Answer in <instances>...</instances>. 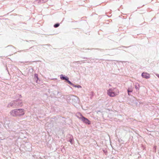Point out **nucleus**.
<instances>
[{"instance_id": "f257e3e1", "label": "nucleus", "mask_w": 159, "mask_h": 159, "mask_svg": "<svg viewBox=\"0 0 159 159\" xmlns=\"http://www.w3.org/2000/svg\"><path fill=\"white\" fill-rule=\"evenodd\" d=\"M10 113L13 117L21 116L25 115V111L22 108L16 109L11 111Z\"/></svg>"}, {"instance_id": "f03ea898", "label": "nucleus", "mask_w": 159, "mask_h": 159, "mask_svg": "<svg viewBox=\"0 0 159 159\" xmlns=\"http://www.w3.org/2000/svg\"><path fill=\"white\" fill-rule=\"evenodd\" d=\"M108 95L111 97H114L119 94V90L115 88L110 89L107 91Z\"/></svg>"}, {"instance_id": "7ed1b4c3", "label": "nucleus", "mask_w": 159, "mask_h": 159, "mask_svg": "<svg viewBox=\"0 0 159 159\" xmlns=\"http://www.w3.org/2000/svg\"><path fill=\"white\" fill-rule=\"evenodd\" d=\"M21 102V100L20 99H16L10 103L9 104V105L11 107L13 106L18 105H20Z\"/></svg>"}, {"instance_id": "20e7f679", "label": "nucleus", "mask_w": 159, "mask_h": 159, "mask_svg": "<svg viewBox=\"0 0 159 159\" xmlns=\"http://www.w3.org/2000/svg\"><path fill=\"white\" fill-rule=\"evenodd\" d=\"M141 76L143 78L147 79H149L150 77V74L145 72H143Z\"/></svg>"}, {"instance_id": "39448f33", "label": "nucleus", "mask_w": 159, "mask_h": 159, "mask_svg": "<svg viewBox=\"0 0 159 159\" xmlns=\"http://www.w3.org/2000/svg\"><path fill=\"white\" fill-rule=\"evenodd\" d=\"M80 119L84 123L89 125L90 124V121L88 119L86 118H85L82 116V117H80Z\"/></svg>"}, {"instance_id": "423d86ee", "label": "nucleus", "mask_w": 159, "mask_h": 159, "mask_svg": "<svg viewBox=\"0 0 159 159\" xmlns=\"http://www.w3.org/2000/svg\"><path fill=\"white\" fill-rule=\"evenodd\" d=\"M60 78L61 79L63 80H68V78L67 77H65L63 76L62 75H61Z\"/></svg>"}, {"instance_id": "0eeeda50", "label": "nucleus", "mask_w": 159, "mask_h": 159, "mask_svg": "<svg viewBox=\"0 0 159 159\" xmlns=\"http://www.w3.org/2000/svg\"><path fill=\"white\" fill-rule=\"evenodd\" d=\"M135 88L136 89H139V85L138 84H136L135 85Z\"/></svg>"}, {"instance_id": "6e6552de", "label": "nucleus", "mask_w": 159, "mask_h": 159, "mask_svg": "<svg viewBox=\"0 0 159 159\" xmlns=\"http://www.w3.org/2000/svg\"><path fill=\"white\" fill-rule=\"evenodd\" d=\"M73 86L74 87H77L78 88H81V86H80V85H78V86H77L76 85H75L74 84H73Z\"/></svg>"}, {"instance_id": "1a4fd4ad", "label": "nucleus", "mask_w": 159, "mask_h": 159, "mask_svg": "<svg viewBox=\"0 0 159 159\" xmlns=\"http://www.w3.org/2000/svg\"><path fill=\"white\" fill-rule=\"evenodd\" d=\"M59 25V24H55V25H54V27H55V28H57L58 27Z\"/></svg>"}, {"instance_id": "9d476101", "label": "nucleus", "mask_w": 159, "mask_h": 159, "mask_svg": "<svg viewBox=\"0 0 159 159\" xmlns=\"http://www.w3.org/2000/svg\"><path fill=\"white\" fill-rule=\"evenodd\" d=\"M129 90H133V87L132 86H131L130 87H128V89Z\"/></svg>"}, {"instance_id": "9b49d317", "label": "nucleus", "mask_w": 159, "mask_h": 159, "mask_svg": "<svg viewBox=\"0 0 159 159\" xmlns=\"http://www.w3.org/2000/svg\"><path fill=\"white\" fill-rule=\"evenodd\" d=\"M127 91H128V95H129L130 94H129V93L130 92H132L133 91V90H127Z\"/></svg>"}, {"instance_id": "f8f14e48", "label": "nucleus", "mask_w": 159, "mask_h": 159, "mask_svg": "<svg viewBox=\"0 0 159 159\" xmlns=\"http://www.w3.org/2000/svg\"><path fill=\"white\" fill-rule=\"evenodd\" d=\"M73 138L70 139V140H69L70 142V143L71 144H73Z\"/></svg>"}, {"instance_id": "ddd939ff", "label": "nucleus", "mask_w": 159, "mask_h": 159, "mask_svg": "<svg viewBox=\"0 0 159 159\" xmlns=\"http://www.w3.org/2000/svg\"><path fill=\"white\" fill-rule=\"evenodd\" d=\"M74 100L76 101L77 102H79V99L78 98H75L74 99Z\"/></svg>"}, {"instance_id": "4468645a", "label": "nucleus", "mask_w": 159, "mask_h": 159, "mask_svg": "<svg viewBox=\"0 0 159 159\" xmlns=\"http://www.w3.org/2000/svg\"><path fill=\"white\" fill-rule=\"evenodd\" d=\"M67 82H68V83L69 84H70L72 85H73V84H72L69 80H67Z\"/></svg>"}, {"instance_id": "2eb2a0df", "label": "nucleus", "mask_w": 159, "mask_h": 159, "mask_svg": "<svg viewBox=\"0 0 159 159\" xmlns=\"http://www.w3.org/2000/svg\"><path fill=\"white\" fill-rule=\"evenodd\" d=\"M34 76H35V77H36L38 80V75L37 74H35L34 75Z\"/></svg>"}, {"instance_id": "dca6fc26", "label": "nucleus", "mask_w": 159, "mask_h": 159, "mask_svg": "<svg viewBox=\"0 0 159 159\" xmlns=\"http://www.w3.org/2000/svg\"><path fill=\"white\" fill-rule=\"evenodd\" d=\"M156 75L158 77H159V75L157 74Z\"/></svg>"}]
</instances>
